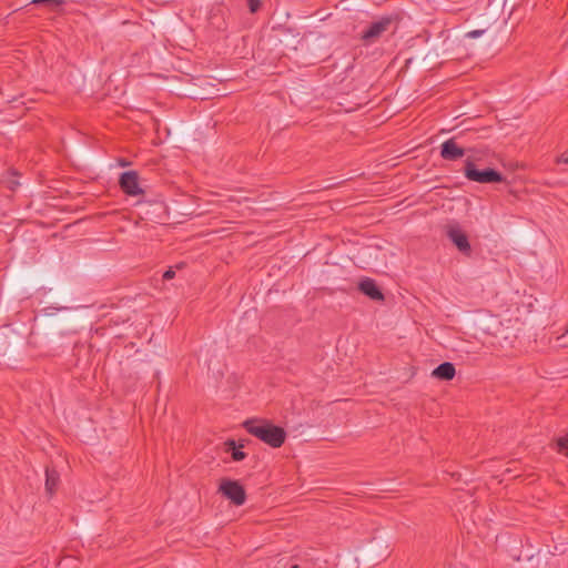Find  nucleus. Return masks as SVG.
<instances>
[{
	"mask_svg": "<svg viewBox=\"0 0 568 568\" xmlns=\"http://www.w3.org/2000/svg\"><path fill=\"white\" fill-rule=\"evenodd\" d=\"M220 491L236 506L243 505L246 500L244 487L236 480H223L220 485Z\"/></svg>",
	"mask_w": 568,
	"mask_h": 568,
	"instance_id": "20e7f679",
	"label": "nucleus"
},
{
	"mask_svg": "<svg viewBox=\"0 0 568 568\" xmlns=\"http://www.w3.org/2000/svg\"><path fill=\"white\" fill-rule=\"evenodd\" d=\"M456 369L455 366L449 363L445 362L439 364L433 372L432 376L442 379V381H450L455 377Z\"/></svg>",
	"mask_w": 568,
	"mask_h": 568,
	"instance_id": "1a4fd4ad",
	"label": "nucleus"
},
{
	"mask_svg": "<svg viewBox=\"0 0 568 568\" xmlns=\"http://www.w3.org/2000/svg\"><path fill=\"white\" fill-rule=\"evenodd\" d=\"M59 483V474L54 469L47 468L45 469V490L52 496L57 489Z\"/></svg>",
	"mask_w": 568,
	"mask_h": 568,
	"instance_id": "9d476101",
	"label": "nucleus"
},
{
	"mask_svg": "<svg viewBox=\"0 0 568 568\" xmlns=\"http://www.w3.org/2000/svg\"><path fill=\"white\" fill-rule=\"evenodd\" d=\"M119 183L122 191L130 196H136L143 193V190L140 187L139 175L135 171L123 172Z\"/></svg>",
	"mask_w": 568,
	"mask_h": 568,
	"instance_id": "423d86ee",
	"label": "nucleus"
},
{
	"mask_svg": "<svg viewBox=\"0 0 568 568\" xmlns=\"http://www.w3.org/2000/svg\"><path fill=\"white\" fill-rule=\"evenodd\" d=\"M175 276V272L172 267H170L169 270H166L164 273H163V280L164 281H169V280H172L173 277Z\"/></svg>",
	"mask_w": 568,
	"mask_h": 568,
	"instance_id": "2eb2a0df",
	"label": "nucleus"
},
{
	"mask_svg": "<svg viewBox=\"0 0 568 568\" xmlns=\"http://www.w3.org/2000/svg\"><path fill=\"white\" fill-rule=\"evenodd\" d=\"M559 452L568 456V436L558 439Z\"/></svg>",
	"mask_w": 568,
	"mask_h": 568,
	"instance_id": "f8f14e48",
	"label": "nucleus"
},
{
	"mask_svg": "<svg viewBox=\"0 0 568 568\" xmlns=\"http://www.w3.org/2000/svg\"><path fill=\"white\" fill-rule=\"evenodd\" d=\"M465 155V149L460 146L455 138L444 141L440 145V156L445 161H457Z\"/></svg>",
	"mask_w": 568,
	"mask_h": 568,
	"instance_id": "0eeeda50",
	"label": "nucleus"
},
{
	"mask_svg": "<svg viewBox=\"0 0 568 568\" xmlns=\"http://www.w3.org/2000/svg\"><path fill=\"white\" fill-rule=\"evenodd\" d=\"M446 235L462 253H470L471 248L468 237L458 224H449L446 230Z\"/></svg>",
	"mask_w": 568,
	"mask_h": 568,
	"instance_id": "39448f33",
	"label": "nucleus"
},
{
	"mask_svg": "<svg viewBox=\"0 0 568 568\" xmlns=\"http://www.w3.org/2000/svg\"><path fill=\"white\" fill-rule=\"evenodd\" d=\"M359 291L374 301H383L384 295L372 278H364L358 284Z\"/></svg>",
	"mask_w": 568,
	"mask_h": 568,
	"instance_id": "6e6552de",
	"label": "nucleus"
},
{
	"mask_svg": "<svg viewBox=\"0 0 568 568\" xmlns=\"http://www.w3.org/2000/svg\"><path fill=\"white\" fill-rule=\"evenodd\" d=\"M464 174L467 180L481 184L501 183L505 180L503 174L494 169L477 170L470 159L465 161Z\"/></svg>",
	"mask_w": 568,
	"mask_h": 568,
	"instance_id": "f03ea898",
	"label": "nucleus"
},
{
	"mask_svg": "<svg viewBox=\"0 0 568 568\" xmlns=\"http://www.w3.org/2000/svg\"><path fill=\"white\" fill-rule=\"evenodd\" d=\"M291 568H300L298 565H293Z\"/></svg>",
	"mask_w": 568,
	"mask_h": 568,
	"instance_id": "6ab92c4d",
	"label": "nucleus"
},
{
	"mask_svg": "<svg viewBox=\"0 0 568 568\" xmlns=\"http://www.w3.org/2000/svg\"><path fill=\"white\" fill-rule=\"evenodd\" d=\"M42 2H51L54 6H62L65 3L64 0H32L31 3L38 4V3H42Z\"/></svg>",
	"mask_w": 568,
	"mask_h": 568,
	"instance_id": "4468645a",
	"label": "nucleus"
},
{
	"mask_svg": "<svg viewBox=\"0 0 568 568\" xmlns=\"http://www.w3.org/2000/svg\"><path fill=\"white\" fill-rule=\"evenodd\" d=\"M394 23V18L385 16L377 21L372 22L368 28L362 33L361 39L365 44H372L377 41L383 33L389 30Z\"/></svg>",
	"mask_w": 568,
	"mask_h": 568,
	"instance_id": "7ed1b4c3",
	"label": "nucleus"
},
{
	"mask_svg": "<svg viewBox=\"0 0 568 568\" xmlns=\"http://www.w3.org/2000/svg\"><path fill=\"white\" fill-rule=\"evenodd\" d=\"M19 184L20 183L17 180H12V181L9 182V187L11 190H14L17 186H19Z\"/></svg>",
	"mask_w": 568,
	"mask_h": 568,
	"instance_id": "f3484780",
	"label": "nucleus"
},
{
	"mask_svg": "<svg viewBox=\"0 0 568 568\" xmlns=\"http://www.w3.org/2000/svg\"><path fill=\"white\" fill-rule=\"evenodd\" d=\"M248 9L252 13H255L261 8V0H247Z\"/></svg>",
	"mask_w": 568,
	"mask_h": 568,
	"instance_id": "ddd939ff",
	"label": "nucleus"
},
{
	"mask_svg": "<svg viewBox=\"0 0 568 568\" xmlns=\"http://www.w3.org/2000/svg\"><path fill=\"white\" fill-rule=\"evenodd\" d=\"M484 33V30H474L467 33L469 38H477Z\"/></svg>",
	"mask_w": 568,
	"mask_h": 568,
	"instance_id": "dca6fc26",
	"label": "nucleus"
},
{
	"mask_svg": "<svg viewBox=\"0 0 568 568\" xmlns=\"http://www.w3.org/2000/svg\"><path fill=\"white\" fill-rule=\"evenodd\" d=\"M227 445L233 448L232 458L235 462H240V460H243L245 458V453H243L240 449H235V442L234 440H229Z\"/></svg>",
	"mask_w": 568,
	"mask_h": 568,
	"instance_id": "9b49d317",
	"label": "nucleus"
},
{
	"mask_svg": "<svg viewBox=\"0 0 568 568\" xmlns=\"http://www.w3.org/2000/svg\"><path fill=\"white\" fill-rule=\"evenodd\" d=\"M561 162L565 163V164H568V155L566 158H562Z\"/></svg>",
	"mask_w": 568,
	"mask_h": 568,
	"instance_id": "a211bd4d",
	"label": "nucleus"
},
{
	"mask_svg": "<svg viewBox=\"0 0 568 568\" xmlns=\"http://www.w3.org/2000/svg\"><path fill=\"white\" fill-rule=\"evenodd\" d=\"M243 426L248 434L273 448L281 447L286 439L284 428L264 419H247Z\"/></svg>",
	"mask_w": 568,
	"mask_h": 568,
	"instance_id": "f257e3e1",
	"label": "nucleus"
}]
</instances>
